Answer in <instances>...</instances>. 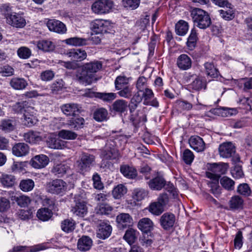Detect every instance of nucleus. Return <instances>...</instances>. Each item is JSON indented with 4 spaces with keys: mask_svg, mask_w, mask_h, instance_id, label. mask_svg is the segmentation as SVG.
<instances>
[{
    "mask_svg": "<svg viewBox=\"0 0 252 252\" xmlns=\"http://www.w3.org/2000/svg\"><path fill=\"white\" fill-rule=\"evenodd\" d=\"M102 67L101 62L94 61L85 63L81 70H78L76 74V79L83 84L90 85L92 83L94 73L99 71Z\"/></svg>",
    "mask_w": 252,
    "mask_h": 252,
    "instance_id": "f257e3e1",
    "label": "nucleus"
},
{
    "mask_svg": "<svg viewBox=\"0 0 252 252\" xmlns=\"http://www.w3.org/2000/svg\"><path fill=\"white\" fill-rule=\"evenodd\" d=\"M191 16L194 25L201 29H206L211 24L209 14L202 9L193 8L191 11Z\"/></svg>",
    "mask_w": 252,
    "mask_h": 252,
    "instance_id": "f03ea898",
    "label": "nucleus"
},
{
    "mask_svg": "<svg viewBox=\"0 0 252 252\" xmlns=\"http://www.w3.org/2000/svg\"><path fill=\"white\" fill-rule=\"evenodd\" d=\"M95 162V157L93 155L83 153L75 163V168L78 172L84 174L91 169Z\"/></svg>",
    "mask_w": 252,
    "mask_h": 252,
    "instance_id": "7ed1b4c3",
    "label": "nucleus"
},
{
    "mask_svg": "<svg viewBox=\"0 0 252 252\" xmlns=\"http://www.w3.org/2000/svg\"><path fill=\"white\" fill-rule=\"evenodd\" d=\"M208 171L206 172V176L209 179H214L216 181L220 179L222 174H224L228 169L227 163H208L207 164Z\"/></svg>",
    "mask_w": 252,
    "mask_h": 252,
    "instance_id": "20e7f679",
    "label": "nucleus"
},
{
    "mask_svg": "<svg viewBox=\"0 0 252 252\" xmlns=\"http://www.w3.org/2000/svg\"><path fill=\"white\" fill-rule=\"evenodd\" d=\"M46 189L51 194L62 196L67 191V184L62 179H56L46 183Z\"/></svg>",
    "mask_w": 252,
    "mask_h": 252,
    "instance_id": "39448f33",
    "label": "nucleus"
},
{
    "mask_svg": "<svg viewBox=\"0 0 252 252\" xmlns=\"http://www.w3.org/2000/svg\"><path fill=\"white\" fill-rule=\"evenodd\" d=\"M219 151L220 157L224 158L232 157V160L234 162H237L240 160L238 155H235V147L231 142L223 143L220 145Z\"/></svg>",
    "mask_w": 252,
    "mask_h": 252,
    "instance_id": "423d86ee",
    "label": "nucleus"
},
{
    "mask_svg": "<svg viewBox=\"0 0 252 252\" xmlns=\"http://www.w3.org/2000/svg\"><path fill=\"white\" fill-rule=\"evenodd\" d=\"M114 6L112 0H97L92 5V10L95 14H103L108 13Z\"/></svg>",
    "mask_w": 252,
    "mask_h": 252,
    "instance_id": "0eeeda50",
    "label": "nucleus"
},
{
    "mask_svg": "<svg viewBox=\"0 0 252 252\" xmlns=\"http://www.w3.org/2000/svg\"><path fill=\"white\" fill-rule=\"evenodd\" d=\"M75 204L72 206L71 211L75 215L83 218L88 213L87 203L83 200H75Z\"/></svg>",
    "mask_w": 252,
    "mask_h": 252,
    "instance_id": "6e6552de",
    "label": "nucleus"
},
{
    "mask_svg": "<svg viewBox=\"0 0 252 252\" xmlns=\"http://www.w3.org/2000/svg\"><path fill=\"white\" fill-rule=\"evenodd\" d=\"M109 23L107 20L95 19L91 23V29L96 34L103 33L107 32Z\"/></svg>",
    "mask_w": 252,
    "mask_h": 252,
    "instance_id": "1a4fd4ad",
    "label": "nucleus"
},
{
    "mask_svg": "<svg viewBox=\"0 0 252 252\" xmlns=\"http://www.w3.org/2000/svg\"><path fill=\"white\" fill-rule=\"evenodd\" d=\"M6 22L16 28H23L26 24V21L22 14L15 12L10 17L7 18Z\"/></svg>",
    "mask_w": 252,
    "mask_h": 252,
    "instance_id": "9d476101",
    "label": "nucleus"
},
{
    "mask_svg": "<svg viewBox=\"0 0 252 252\" xmlns=\"http://www.w3.org/2000/svg\"><path fill=\"white\" fill-rule=\"evenodd\" d=\"M189 77L193 78V81L189 85V88L194 91H199L202 89H205L207 86L206 81L201 76H198L194 74H189L187 77L188 79Z\"/></svg>",
    "mask_w": 252,
    "mask_h": 252,
    "instance_id": "9b49d317",
    "label": "nucleus"
},
{
    "mask_svg": "<svg viewBox=\"0 0 252 252\" xmlns=\"http://www.w3.org/2000/svg\"><path fill=\"white\" fill-rule=\"evenodd\" d=\"M160 225L164 230H169L172 228L175 222V216L171 213H165L159 220Z\"/></svg>",
    "mask_w": 252,
    "mask_h": 252,
    "instance_id": "f8f14e48",
    "label": "nucleus"
},
{
    "mask_svg": "<svg viewBox=\"0 0 252 252\" xmlns=\"http://www.w3.org/2000/svg\"><path fill=\"white\" fill-rule=\"evenodd\" d=\"M112 229V227L109 224L100 221L98 225L96 236L98 238L105 239L110 236Z\"/></svg>",
    "mask_w": 252,
    "mask_h": 252,
    "instance_id": "ddd939ff",
    "label": "nucleus"
},
{
    "mask_svg": "<svg viewBox=\"0 0 252 252\" xmlns=\"http://www.w3.org/2000/svg\"><path fill=\"white\" fill-rule=\"evenodd\" d=\"M13 154L17 157H22L28 155L30 152V147L25 143L15 144L12 148Z\"/></svg>",
    "mask_w": 252,
    "mask_h": 252,
    "instance_id": "4468645a",
    "label": "nucleus"
},
{
    "mask_svg": "<svg viewBox=\"0 0 252 252\" xmlns=\"http://www.w3.org/2000/svg\"><path fill=\"white\" fill-rule=\"evenodd\" d=\"M47 26L50 31L59 33H64L66 31L65 25L61 21L55 19L49 20L47 23Z\"/></svg>",
    "mask_w": 252,
    "mask_h": 252,
    "instance_id": "2eb2a0df",
    "label": "nucleus"
},
{
    "mask_svg": "<svg viewBox=\"0 0 252 252\" xmlns=\"http://www.w3.org/2000/svg\"><path fill=\"white\" fill-rule=\"evenodd\" d=\"M71 60L74 61H82L87 57V53L85 50L80 49H71L67 50L65 53Z\"/></svg>",
    "mask_w": 252,
    "mask_h": 252,
    "instance_id": "dca6fc26",
    "label": "nucleus"
},
{
    "mask_svg": "<svg viewBox=\"0 0 252 252\" xmlns=\"http://www.w3.org/2000/svg\"><path fill=\"white\" fill-rule=\"evenodd\" d=\"M190 146L197 152L203 151L205 149V143L203 139L198 136H192L189 140Z\"/></svg>",
    "mask_w": 252,
    "mask_h": 252,
    "instance_id": "f3484780",
    "label": "nucleus"
},
{
    "mask_svg": "<svg viewBox=\"0 0 252 252\" xmlns=\"http://www.w3.org/2000/svg\"><path fill=\"white\" fill-rule=\"evenodd\" d=\"M49 158L45 155L34 156L31 160L32 166L37 169L45 167L49 163Z\"/></svg>",
    "mask_w": 252,
    "mask_h": 252,
    "instance_id": "a211bd4d",
    "label": "nucleus"
},
{
    "mask_svg": "<svg viewBox=\"0 0 252 252\" xmlns=\"http://www.w3.org/2000/svg\"><path fill=\"white\" fill-rule=\"evenodd\" d=\"M61 109L63 113L66 116H75L80 112L79 105L77 103H66L62 105Z\"/></svg>",
    "mask_w": 252,
    "mask_h": 252,
    "instance_id": "6ab92c4d",
    "label": "nucleus"
},
{
    "mask_svg": "<svg viewBox=\"0 0 252 252\" xmlns=\"http://www.w3.org/2000/svg\"><path fill=\"white\" fill-rule=\"evenodd\" d=\"M176 64L180 69L186 70L191 68L192 61L189 56L183 54L178 57Z\"/></svg>",
    "mask_w": 252,
    "mask_h": 252,
    "instance_id": "aec40b11",
    "label": "nucleus"
},
{
    "mask_svg": "<svg viewBox=\"0 0 252 252\" xmlns=\"http://www.w3.org/2000/svg\"><path fill=\"white\" fill-rule=\"evenodd\" d=\"M116 221L120 228H124L132 225L133 219L129 214L121 213L117 216Z\"/></svg>",
    "mask_w": 252,
    "mask_h": 252,
    "instance_id": "412c9836",
    "label": "nucleus"
},
{
    "mask_svg": "<svg viewBox=\"0 0 252 252\" xmlns=\"http://www.w3.org/2000/svg\"><path fill=\"white\" fill-rule=\"evenodd\" d=\"M145 109L143 108L142 111L139 110L135 114L130 115V120L135 127L138 126L140 123H145L147 121V115L145 113Z\"/></svg>",
    "mask_w": 252,
    "mask_h": 252,
    "instance_id": "4be33fe9",
    "label": "nucleus"
},
{
    "mask_svg": "<svg viewBox=\"0 0 252 252\" xmlns=\"http://www.w3.org/2000/svg\"><path fill=\"white\" fill-rule=\"evenodd\" d=\"M46 142L48 147L55 149H63L65 145V142L64 141L53 135L48 136Z\"/></svg>",
    "mask_w": 252,
    "mask_h": 252,
    "instance_id": "5701e85b",
    "label": "nucleus"
},
{
    "mask_svg": "<svg viewBox=\"0 0 252 252\" xmlns=\"http://www.w3.org/2000/svg\"><path fill=\"white\" fill-rule=\"evenodd\" d=\"M120 172L125 177L130 179H135L137 176L136 169L133 166L127 164L121 165Z\"/></svg>",
    "mask_w": 252,
    "mask_h": 252,
    "instance_id": "b1692460",
    "label": "nucleus"
},
{
    "mask_svg": "<svg viewBox=\"0 0 252 252\" xmlns=\"http://www.w3.org/2000/svg\"><path fill=\"white\" fill-rule=\"evenodd\" d=\"M153 225L152 221L147 218L141 219L138 223V228L146 234L151 232L153 229Z\"/></svg>",
    "mask_w": 252,
    "mask_h": 252,
    "instance_id": "393cba45",
    "label": "nucleus"
},
{
    "mask_svg": "<svg viewBox=\"0 0 252 252\" xmlns=\"http://www.w3.org/2000/svg\"><path fill=\"white\" fill-rule=\"evenodd\" d=\"M93 245V241L91 238L87 236H83L77 243V248L81 252L88 251Z\"/></svg>",
    "mask_w": 252,
    "mask_h": 252,
    "instance_id": "a878e982",
    "label": "nucleus"
},
{
    "mask_svg": "<svg viewBox=\"0 0 252 252\" xmlns=\"http://www.w3.org/2000/svg\"><path fill=\"white\" fill-rule=\"evenodd\" d=\"M70 170V167L65 164H57L52 167L51 172L58 177H62Z\"/></svg>",
    "mask_w": 252,
    "mask_h": 252,
    "instance_id": "bb28decb",
    "label": "nucleus"
},
{
    "mask_svg": "<svg viewBox=\"0 0 252 252\" xmlns=\"http://www.w3.org/2000/svg\"><path fill=\"white\" fill-rule=\"evenodd\" d=\"M85 124V120L83 118L79 117L72 118L66 122V125L71 129L79 130L83 127Z\"/></svg>",
    "mask_w": 252,
    "mask_h": 252,
    "instance_id": "cd10ccee",
    "label": "nucleus"
},
{
    "mask_svg": "<svg viewBox=\"0 0 252 252\" xmlns=\"http://www.w3.org/2000/svg\"><path fill=\"white\" fill-rule=\"evenodd\" d=\"M24 140L31 144H36L42 140V137L40 136L39 133L33 131H29L25 133L23 135Z\"/></svg>",
    "mask_w": 252,
    "mask_h": 252,
    "instance_id": "c85d7f7f",
    "label": "nucleus"
},
{
    "mask_svg": "<svg viewBox=\"0 0 252 252\" xmlns=\"http://www.w3.org/2000/svg\"><path fill=\"white\" fill-rule=\"evenodd\" d=\"M16 178L11 174H2L0 177V182L5 188H11L16 183Z\"/></svg>",
    "mask_w": 252,
    "mask_h": 252,
    "instance_id": "c756f323",
    "label": "nucleus"
},
{
    "mask_svg": "<svg viewBox=\"0 0 252 252\" xmlns=\"http://www.w3.org/2000/svg\"><path fill=\"white\" fill-rule=\"evenodd\" d=\"M174 107L177 111L182 112L191 110L192 108V104L186 100L178 99L174 102Z\"/></svg>",
    "mask_w": 252,
    "mask_h": 252,
    "instance_id": "7c9ffc66",
    "label": "nucleus"
},
{
    "mask_svg": "<svg viewBox=\"0 0 252 252\" xmlns=\"http://www.w3.org/2000/svg\"><path fill=\"white\" fill-rule=\"evenodd\" d=\"M205 72L208 76L217 78L219 75L218 69L215 66L213 62H206L204 64Z\"/></svg>",
    "mask_w": 252,
    "mask_h": 252,
    "instance_id": "2f4dec72",
    "label": "nucleus"
},
{
    "mask_svg": "<svg viewBox=\"0 0 252 252\" xmlns=\"http://www.w3.org/2000/svg\"><path fill=\"white\" fill-rule=\"evenodd\" d=\"M165 184V180L160 177H157L148 182L149 187L155 190H160L164 186Z\"/></svg>",
    "mask_w": 252,
    "mask_h": 252,
    "instance_id": "473e14b6",
    "label": "nucleus"
},
{
    "mask_svg": "<svg viewBox=\"0 0 252 252\" xmlns=\"http://www.w3.org/2000/svg\"><path fill=\"white\" fill-rule=\"evenodd\" d=\"M148 194V191L144 189L136 188L132 191V197L136 201H141L147 197Z\"/></svg>",
    "mask_w": 252,
    "mask_h": 252,
    "instance_id": "72a5a7b5",
    "label": "nucleus"
},
{
    "mask_svg": "<svg viewBox=\"0 0 252 252\" xmlns=\"http://www.w3.org/2000/svg\"><path fill=\"white\" fill-rule=\"evenodd\" d=\"M244 200L238 195L232 196L229 201L230 208L232 210L241 209L243 206Z\"/></svg>",
    "mask_w": 252,
    "mask_h": 252,
    "instance_id": "f704fd0d",
    "label": "nucleus"
},
{
    "mask_svg": "<svg viewBox=\"0 0 252 252\" xmlns=\"http://www.w3.org/2000/svg\"><path fill=\"white\" fill-rule=\"evenodd\" d=\"M10 85L14 89L20 90L25 89L28 85V83L23 78H13L11 80Z\"/></svg>",
    "mask_w": 252,
    "mask_h": 252,
    "instance_id": "c9c22d12",
    "label": "nucleus"
},
{
    "mask_svg": "<svg viewBox=\"0 0 252 252\" xmlns=\"http://www.w3.org/2000/svg\"><path fill=\"white\" fill-rule=\"evenodd\" d=\"M113 210L112 206L107 203H99L95 208L94 211L96 214L103 215L110 214Z\"/></svg>",
    "mask_w": 252,
    "mask_h": 252,
    "instance_id": "e433bc0d",
    "label": "nucleus"
},
{
    "mask_svg": "<svg viewBox=\"0 0 252 252\" xmlns=\"http://www.w3.org/2000/svg\"><path fill=\"white\" fill-rule=\"evenodd\" d=\"M188 30V23L184 20H180L175 25V32L179 35H185Z\"/></svg>",
    "mask_w": 252,
    "mask_h": 252,
    "instance_id": "4c0bfd02",
    "label": "nucleus"
},
{
    "mask_svg": "<svg viewBox=\"0 0 252 252\" xmlns=\"http://www.w3.org/2000/svg\"><path fill=\"white\" fill-rule=\"evenodd\" d=\"M37 46L39 49L45 52L52 51L55 48V45L52 41L48 40L39 41Z\"/></svg>",
    "mask_w": 252,
    "mask_h": 252,
    "instance_id": "58836bf2",
    "label": "nucleus"
},
{
    "mask_svg": "<svg viewBox=\"0 0 252 252\" xmlns=\"http://www.w3.org/2000/svg\"><path fill=\"white\" fill-rule=\"evenodd\" d=\"M113 109L119 113H124L128 107L127 102L123 99H118L116 100L112 105Z\"/></svg>",
    "mask_w": 252,
    "mask_h": 252,
    "instance_id": "ea45409f",
    "label": "nucleus"
},
{
    "mask_svg": "<svg viewBox=\"0 0 252 252\" xmlns=\"http://www.w3.org/2000/svg\"><path fill=\"white\" fill-rule=\"evenodd\" d=\"M137 230L133 228L128 229L124 236V239L129 244L134 243L137 239Z\"/></svg>",
    "mask_w": 252,
    "mask_h": 252,
    "instance_id": "a19ab883",
    "label": "nucleus"
},
{
    "mask_svg": "<svg viewBox=\"0 0 252 252\" xmlns=\"http://www.w3.org/2000/svg\"><path fill=\"white\" fill-rule=\"evenodd\" d=\"M61 228L65 232H71L75 228V222L72 219H65L62 222Z\"/></svg>",
    "mask_w": 252,
    "mask_h": 252,
    "instance_id": "79ce46f5",
    "label": "nucleus"
},
{
    "mask_svg": "<svg viewBox=\"0 0 252 252\" xmlns=\"http://www.w3.org/2000/svg\"><path fill=\"white\" fill-rule=\"evenodd\" d=\"M87 41V40L86 38L73 37L65 39L64 42L67 45L74 46H80L86 45Z\"/></svg>",
    "mask_w": 252,
    "mask_h": 252,
    "instance_id": "37998d69",
    "label": "nucleus"
},
{
    "mask_svg": "<svg viewBox=\"0 0 252 252\" xmlns=\"http://www.w3.org/2000/svg\"><path fill=\"white\" fill-rule=\"evenodd\" d=\"M107 116V110L103 108L96 109L93 114L94 119L97 122H102L106 120Z\"/></svg>",
    "mask_w": 252,
    "mask_h": 252,
    "instance_id": "c03bdc74",
    "label": "nucleus"
},
{
    "mask_svg": "<svg viewBox=\"0 0 252 252\" xmlns=\"http://www.w3.org/2000/svg\"><path fill=\"white\" fill-rule=\"evenodd\" d=\"M127 191V188L123 184H119L115 187L112 190V195L115 199H120Z\"/></svg>",
    "mask_w": 252,
    "mask_h": 252,
    "instance_id": "a18cd8bd",
    "label": "nucleus"
},
{
    "mask_svg": "<svg viewBox=\"0 0 252 252\" xmlns=\"http://www.w3.org/2000/svg\"><path fill=\"white\" fill-rule=\"evenodd\" d=\"M148 211L155 216L160 215L164 211L162 205L158 203L156 201L152 202L148 207Z\"/></svg>",
    "mask_w": 252,
    "mask_h": 252,
    "instance_id": "49530a36",
    "label": "nucleus"
},
{
    "mask_svg": "<svg viewBox=\"0 0 252 252\" xmlns=\"http://www.w3.org/2000/svg\"><path fill=\"white\" fill-rule=\"evenodd\" d=\"M52 214L51 210L47 208H43L38 210L36 216L41 220L47 221L51 218Z\"/></svg>",
    "mask_w": 252,
    "mask_h": 252,
    "instance_id": "de8ad7c7",
    "label": "nucleus"
},
{
    "mask_svg": "<svg viewBox=\"0 0 252 252\" xmlns=\"http://www.w3.org/2000/svg\"><path fill=\"white\" fill-rule=\"evenodd\" d=\"M130 86L129 83V78L124 76H119L115 80V89L120 90L123 87Z\"/></svg>",
    "mask_w": 252,
    "mask_h": 252,
    "instance_id": "09e8293b",
    "label": "nucleus"
},
{
    "mask_svg": "<svg viewBox=\"0 0 252 252\" xmlns=\"http://www.w3.org/2000/svg\"><path fill=\"white\" fill-rule=\"evenodd\" d=\"M0 127L1 130L5 132H9L14 129L15 125L12 120L4 119L1 121Z\"/></svg>",
    "mask_w": 252,
    "mask_h": 252,
    "instance_id": "8fccbe9b",
    "label": "nucleus"
},
{
    "mask_svg": "<svg viewBox=\"0 0 252 252\" xmlns=\"http://www.w3.org/2000/svg\"><path fill=\"white\" fill-rule=\"evenodd\" d=\"M197 38V35L195 30L192 29L187 42V46L189 50H192L195 48Z\"/></svg>",
    "mask_w": 252,
    "mask_h": 252,
    "instance_id": "3c124183",
    "label": "nucleus"
},
{
    "mask_svg": "<svg viewBox=\"0 0 252 252\" xmlns=\"http://www.w3.org/2000/svg\"><path fill=\"white\" fill-rule=\"evenodd\" d=\"M101 155L105 159H114L119 157V153L117 149H113L111 151L103 149Z\"/></svg>",
    "mask_w": 252,
    "mask_h": 252,
    "instance_id": "603ef678",
    "label": "nucleus"
},
{
    "mask_svg": "<svg viewBox=\"0 0 252 252\" xmlns=\"http://www.w3.org/2000/svg\"><path fill=\"white\" fill-rule=\"evenodd\" d=\"M34 187V183L32 179L23 180L20 182L19 187L20 189L25 192L32 190Z\"/></svg>",
    "mask_w": 252,
    "mask_h": 252,
    "instance_id": "864d4df0",
    "label": "nucleus"
},
{
    "mask_svg": "<svg viewBox=\"0 0 252 252\" xmlns=\"http://www.w3.org/2000/svg\"><path fill=\"white\" fill-rule=\"evenodd\" d=\"M220 183L222 187L227 190L234 189V181L226 176H224L220 179Z\"/></svg>",
    "mask_w": 252,
    "mask_h": 252,
    "instance_id": "5fc2aeb1",
    "label": "nucleus"
},
{
    "mask_svg": "<svg viewBox=\"0 0 252 252\" xmlns=\"http://www.w3.org/2000/svg\"><path fill=\"white\" fill-rule=\"evenodd\" d=\"M58 135L64 139L74 140L77 138L78 135L74 131L63 129L59 132Z\"/></svg>",
    "mask_w": 252,
    "mask_h": 252,
    "instance_id": "6e6d98bb",
    "label": "nucleus"
},
{
    "mask_svg": "<svg viewBox=\"0 0 252 252\" xmlns=\"http://www.w3.org/2000/svg\"><path fill=\"white\" fill-rule=\"evenodd\" d=\"M210 179L212 180V181L209 182L208 185L211 188V192L216 196H218L221 193V189L219 185V180L218 179L217 181H216V179Z\"/></svg>",
    "mask_w": 252,
    "mask_h": 252,
    "instance_id": "4d7b16f0",
    "label": "nucleus"
},
{
    "mask_svg": "<svg viewBox=\"0 0 252 252\" xmlns=\"http://www.w3.org/2000/svg\"><path fill=\"white\" fill-rule=\"evenodd\" d=\"M133 88L130 85L125 88L123 87L120 90H118L119 91L118 94L122 97L130 98L133 94Z\"/></svg>",
    "mask_w": 252,
    "mask_h": 252,
    "instance_id": "13d9d810",
    "label": "nucleus"
},
{
    "mask_svg": "<svg viewBox=\"0 0 252 252\" xmlns=\"http://www.w3.org/2000/svg\"><path fill=\"white\" fill-rule=\"evenodd\" d=\"M228 8L227 10L221 9L219 11L221 17L224 20L227 21L232 20L235 17V14L231 6Z\"/></svg>",
    "mask_w": 252,
    "mask_h": 252,
    "instance_id": "bf43d9fd",
    "label": "nucleus"
},
{
    "mask_svg": "<svg viewBox=\"0 0 252 252\" xmlns=\"http://www.w3.org/2000/svg\"><path fill=\"white\" fill-rule=\"evenodd\" d=\"M0 10L1 14L4 16L6 21L7 18L10 17L15 12L13 11L12 7L8 3L2 4L0 7Z\"/></svg>",
    "mask_w": 252,
    "mask_h": 252,
    "instance_id": "052dcab7",
    "label": "nucleus"
},
{
    "mask_svg": "<svg viewBox=\"0 0 252 252\" xmlns=\"http://www.w3.org/2000/svg\"><path fill=\"white\" fill-rule=\"evenodd\" d=\"M237 191L238 193L245 196H248L251 193V189L248 184L246 183L240 184L237 188Z\"/></svg>",
    "mask_w": 252,
    "mask_h": 252,
    "instance_id": "680f3d73",
    "label": "nucleus"
},
{
    "mask_svg": "<svg viewBox=\"0 0 252 252\" xmlns=\"http://www.w3.org/2000/svg\"><path fill=\"white\" fill-rule=\"evenodd\" d=\"M194 158V155L190 150L186 149L184 151L182 158L187 164L190 165L192 162Z\"/></svg>",
    "mask_w": 252,
    "mask_h": 252,
    "instance_id": "e2e57ef3",
    "label": "nucleus"
},
{
    "mask_svg": "<svg viewBox=\"0 0 252 252\" xmlns=\"http://www.w3.org/2000/svg\"><path fill=\"white\" fill-rule=\"evenodd\" d=\"M140 0H123L122 4L125 7L135 9L140 4Z\"/></svg>",
    "mask_w": 252,
    "mask_h": 252,
    "instance_id": "0e129e2a",
    "label": "nucleus"
},
{
    "mask_svg": "<svg viewBox=\"0 0 252 252\" xmlns=\"http://www.w3.org/2000/svg\"><path fill=\"white\" fill-rule=\"evenodd\" d=\"M24 116L23 123L25 126L30 127L35 123L36 119L33 114L29 115V113H24Z\"/></svg>",
    "mask_w": 252,
    "mask_h": 252,
    "instance_id": "69168bd1",
    "label": "nucleus"
},
{
    "mask_svg": "<svg viewBox=\"0 0 252 252\" xmlns=\"http://www.w3.org/2000/svg\"><path fill=\"white\" fill-rule=\"evenodd\" d=\"M17 54L20 58L26 59L30 57L31 51L26 47H21L17 50Z\"/></svg>",
    "mask_w": 252,
    "mask_h": 252,
    "instance_id": "338daca9",
    "label": "nucleus"
},
{
    "mask_svg": "<svg viewBox=\"0 0 252 252\" xmlns=\"http://www.w3.org/2000/svg\"><path fill=\"white\" fill-rule=\"evenodd\" d=\"M55 73L53 71L47 70L41 73L40 78L43 81H49L53 79Z\"/></svg>",
    "mask_w": 252,
    "mask_h": 252,
    "instance_id": "774afa93",
    "label": "nucleus"
}]
</instances>
